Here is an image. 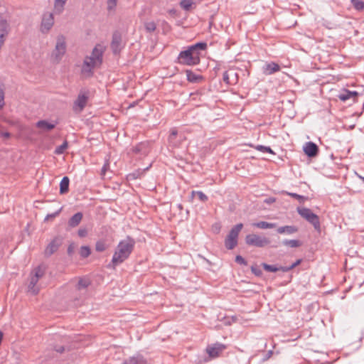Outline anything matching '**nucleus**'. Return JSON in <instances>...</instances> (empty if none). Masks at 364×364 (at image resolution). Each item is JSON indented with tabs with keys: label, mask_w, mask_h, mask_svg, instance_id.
Here are the masks:
<instances>
[{
	"label": "nucleus",
	"mask_w": 364,
	"mask_h": 364,
	"mask_svg": "<svg viewBox=\"0 0 364 364\" xmlns=\"http://www.w3.org/2000/svg\"><path fill=\"white\" fill-rule=\"evenodd\" d=\"M105 48L101 44H97L92 50L90 55H87L81 67V74L90 77L94 75V69L100 68L103 63V55Z\"/></svg>",
	"instance_id": "nucleus-1"
},
{
	"label": "nucleus",
	"mask_w": 364,
	"mask_h": 364,
	"mask_svg": "<svg viewBox=\"0 0 364 364\" xmlns=\"http://www.w3.org/2000/svg\"><path fill=\"white\" fill-rule=\"evenodd\" d=\"M135 240L130 236H127L118 243L113 254L109 267L114 268L127 260L134 250Z\"/></svg>",
	"instance_id": "nucleus-2"
},
{
	"label": "nucleus",
	"mask_w": 364,
	"mask_h": 364,
	"mask_svg": "<svg viewBox=\"0 0 364 364\" xmlns=\"http://www.w3.org/2000/svg\"><path fill=\"white\" fill-rule=\"evenodd\" d=\"M200 61V57L188 46L179 53L176 62L183 65L194 66L198 65Z\"/></svg>",
	"instance_id": "nucleus-3"
},
{
	"label": "nucleus",
	"mask_w": 364,
	"mask_h": 364,
	"mask_svg": "<svg viewBox=\"0 0 364 364\" xmlns=\"http://www.w3.org/2000/svg\"><path fill=\"white\" fill-rule=\"evenodd\" d=\"M242 227V223H238L229 232L225 240V246L228 250H232L237 245L238 235Z\"/></svg>",
	"instance_id": "nucleus-4"
},
{
	"label": "nucleus",
	"mask_w": 364,
	"mask_h": 364,
	"mask_svg": "<svg viewBox=\"0 0 364 364\" xmlns=\"http://www.w3.org/2000/svg\"><path fill=\"white\" fill-rule=\"evenodd\" d=\"M245 242L248 245L257 247H264L270 244V240L264 236L256 234H249L245 237Z\"/></svg>",
	"instance_id": "nucleus-5"
},
{
	"label": "nucleus",
	"mask_w": 364,
	"mask_h": 364,
	"mask_svg": "<svg viewBox=\"0 0 364 364\" xmlns=\"http://www.w3.org/2000/svg\"><path fill=\"white\" fill-rule=\"evenodd\" d=\"M185 140L186 136L183 133L178 132L177 129L175 127L170 129V133L168 137L169 146L172 148H178Z\"/></svg>",
	"instance_id": "nucleus-6"
},
{
	"label": "nucleus",
	"mask_w": 364,
	"mask_h": 364,
	"mask_svg": "<svg viewBox=\"0 0 364 364\" xmlns=\"http://www.w3.org/2000/svg\"><path fill=\"white\" fill-rule=\"evenodd\" d=\"M88 99H89L88 92L81 91L78 94L77 99L73 102V112L75 113H77V114L82 112L87 105Z\"/></svg>",
	"instance_id": "nucleus-7"
},
{
	"label": "nucleus",
	"mask_w": 364,
	"mask_h": 364,
	"mask_svg": "<svg viewBox=\"0 0 364 364\" xmlns=\"http://www.w3.org/2000/svg\"><path fill=\"white\" fill-rule=\"evenodd\" d=\"M66 51L65 38L63 36H58L56 40V44L53 55L57 60H60Z\"/></svg>",
	"instance_id": "nucleus-8"
},
{
	"label": "nucleus",
	"mask_w": 364,
	"mask_h": 364,
	"mask_svg": "<svg viewBox=\"0 0 364 364\" xmlns=\"http://www.w3.org/2000/svg\"><path fill=\"white\" fill-rule=\"evenodd\" d=\"M124 46L122 45V36L119 32L115 31L112 34V39L111 42V49L114 55L119 54L122 50Z\"/></svg>",
	"instance_id": "nucleus-9"
},
{
	"label": "nucleus",
	"mask_w": 364,
	"mask_h": 364,
	"mask_svg": "<svg viewBox=\"0 0 364 364\" xmlns=\"http://www.w3.org/2000/svg\"><path fill=\"white\" fill-rule=\"evenodd\" d=\"M54 24V17L52 13H46L43 16L41 31L42 33H48Z\"/></svg>",
	"instance_id": "nucleus-10"
},
{
	"label": "nucleus",
	"mask_w": 364,
	"mask_h": 364,
	"mask_svg": "<svg viewBox=\"0 0 364 364\" xmlns=\"http://www.w3.org/2000/svg\"><path fill=\"white\" fill-rule=\"evenodd\" d=\"M62 240V238H60V237H55V238H53L45 249V256L50 257L54 252H55L58 250L59 247L61 245Z\"/></svg>",
	"instance_id": "nucleus-11"
},
{
	"label": "nucleus",
	"mask_w": 364,
	"mask_h": 364,
	"mask_svg": "<svg viewBox=\"0 0 364 364\" xmlns=\"http://www.w3.org/2000/svg\"><path fill=\"white\" fill-rule=\"evenodd\" d=\"M226 346L224 344L216 343L206 348V352L211 358H215L219 356Z\"/></svg>",
	"instance_id": "nucleus-12"
},
{
	"label": "nucleus",
	"mask_w": 364,
	"mask_h": 364,
	"mask_svg": "<svg viewBox=\"0 0 364 364\" xmlns=\"http://www.w3.org/2000/svg\"><path fill=\"white\" fill-rule=\"evenodd\" d=\"M303 150L305 154L310 158L316 156L318 153V146L312 141L306 142L304 146Z\"/></svg>",
	"instance_id": "nucleus-13"
},
{
	"label": "nucleus",
	"mask_w": 364,
	"mask_h": 364,
	"mask_svg": "<svg viewBox=\"0 0 364 364\" xmlns=\"http://www.w3.org/2000/svg\"><path fill=\"white\" fill-rule=\"evenodd\" d=\"M123 364H149L148 360L144 355L137 353L132 356L125 359Z\"/></svg>",
	"instance_id": "nucleus-14"
},
{
	"label": "nucleus",
	"mask_w": 364,
	"mask_h": 364,
	"mask_svg": "<svg viewBox=\"0 0 364 364\" xmlns=\"http://www.w3.org/2000/svg\"><path fill=\"white\" fill-rule=\"evenodd\" d=\"M223 80L227 85H235L238 80L237 73L234 70L225 71L223 73Z\"/></svg>",
	"instance_id": "nucleus-15"
},
{
	"label": "nucleus",
	"mask_w": 364,
	"mask_h": 364,
	"mask_svg": "<svg viewBox=\"0 0 364 364\" xmlns=\"http://www.w3.org/2000/svg\"><path fill=\"white\" fill-rule=\"evenodd\" d=\"M358 96V92L357 91H350L346 89L343 90L338 95V97L340 100L343 102H346V100L353 98L355 99L356 97Z\"/></svg>",
	"instance_id": "nucleus-16"
},
{
	"label": "nucleus",
	"mask_w": 364,
	"mask_h": 364,
	"mask_svg": "<svg viewBox=\"0 0 364 364\" xmlns=\"http://www.w3.org/2000/svg\"><path fill=\"white\" fill-rule=\"evenodd\" d=\"M299 230L298 228L295 225H284L279 227L277 229V232L278 234H285V235H293L297 232Z\"/></svg>",
	"instance_id": "nucleus-17"
},
{
	"label": "nucleus",
	"mask_w": 364,
	"mask_h": 364,
	"mask_svg": "<svg viewBox=\"0 0 364 364\" xmlns=\"http://www.w3.org/2000/svg\"><path fill=\"white\" fill-rule=\"evenodd\" d=\"M279 70L280 66L277 63L274 62L267 63L263 67V73L267 75H272L274 73L278 72Z\"/></svg>",
	"instance_id": "nucleus-18"
},
{
	"label": "nucleus",
	"mask_w": 364,
	"mask_h": 364,
	"mask_svg": "<svg viewBox=\"0 0 364 364\" xmlns=\"http://www.w3.org/2000/svg\"><path fill=\"white\" fill-rule=\"evenodd\" d=\"M188 47L200 58L201 52L207 49L208 45L205 42H198Z\"/></svg>",
	"instance_id": "nucleus-19"
},
{
	"label": "nucleus",
	"mask_w": 364,
	"mask_h": 364,
	"mask_svg": "<svg viewBox=\"0 0 364 364\" xmlns=\"http://www.w3.org/2000/svg\"><path fill=\"white\" fill-rule=\"evenodd\" d=\"M83 215L81 212H77L74 214L68 220V225L70 228H73L77 227L81 222Z\"/></svg>",
	"instance_id": "nucleus-20"
},
{
	"label": "nucleus",
	"mask_w": 364,
	"mask_h": 364,
	"mask_svg": "<svg viewBox=\"0 0 364 364\" xmlns=\"http://www.w3.org/2000/svg\"><path fill=\"white\" fill-rule=\"evenodd\" d=\"M56 124H53L46 120H39L36 123V127L45 131H50L55 128Z\"/></svg>",
	"instance_id": "nucleus-21"
},
{
	"label": "nucleus",
	"mask_w": 364,
	"mask_h": 364,
	"mask_svg": "<svg viewBox=\"0 0 364 364\" xmlns=\"http://www.w3.org/2000/svg\"><path fill=\"white\" fill-rule=\"evenodd\" d=\"M70 179L68 176H64L60 183V193L65 194L69 191Z\"/></svg>",
	"instance_id": "nucleus-22"
},
{
	"label": "nucleus",
	"mask_w": 364,
	"mask_h": 364,
	"mask_svg": "<svg viewBox=\"0 0 364 364\" xmlns=\"http://www.w3.org/2000/svg\"><path fill=\"white\" fill-rule=\"evenodd\" d=\"M252 226L257 228L264 230V229H270V228H276L277 224L273 223H268L266 221H259V222L252 223Z\"/></svg>",
	"instance_id": "nucleus-23"
},
{
	"label": "nucleus",
	"mask_w": 364,
	"mask_h": 364,
	"mask_svg": "<svg viewBox=\"0 0 364 364\" xmlns=\"http://www.w3.org/2000/svg\"><path fill=\"white\" fill-rule=\"evenodd\" d=\"M307 221L314 226V228L316 230H317V231L321 230L320 220H319L318 216L316 214L313 213L310 216L309 219Z\"/></svg>",
	"instance_id": "nucleus-24"
},
{
	"label": "nucleus",
	"mask_w": 364,
	"mask_h": 364,
	"mask_svg": "<svg viewBox=\"0 0 364 364\" xmlns=\"http://www.w3.org/2000/svg\"><path fill=\"white\" fill-rule=\"evenodd\" d=\"M108 247L109 245L105 239H100L95 243V250L98 252H102L105 251Z\"/></svg>",
	"instance_id": "nucleus-25"
},
{
	"label": "nucleus",
	"mask_w": 364,
	"mask_h": 364,
	"mask_svg": "<svg viewBox=\"0 0 364 364\" xmlns=\"http://www.w3.org/2000/svg\"><path fill=\"white\" fill-rule=\"evenodd\" d=\"M298 213L306 220H308L310 216L314 213L309 208H296Z\"/></svg>",
	"instance_id": "nucleus-26"
},
{
	"label": "nucleus",
	"mask_w": 364,
	"mask_h": 364,
	"mask_svg": "<svg viewBox=\"0 0 364 364\" xmlns=\"http://www.w3.org/2000/svg\"><path fill=\"white\" fill-rule=\"evenodd\" d=\"M186 74L187 80L190 82H197L202 79L201 75H196V73L189 70H187L186 71Z\"/></svg>",
	"instance_id": "nucleus-27"
},
{
	"label": "nucleus",
	"mask_w": 364,
	"mask_h": 364,
	"mask_svg": "<svg viewBox=\"0 0 364 364\" xmlns=\"http://www.w3.org/2000/svg\"><path fill=\"white\" fill-rule=\"evenodd\" d=\"M67 0H55L54 2V12L55 14H60L64 9L65 4Z\"/></svg>",
	"instance_id": "nucleus-28"
},
{
	"label": "nucleus",
	"mask_w": 364,
	"mask_h": 364,
	"mask_svg": "<svg viewBox=\"0 0 364 364\" xmlns=\"http://www.w3.org/2000/svg\"><path fill=\"white\" fill-rule=\"evenodd\" d=\"M38 279L33 276L31 277L30 283L28 284V291H31L33 294H36L38 293V288L36 287V284L38 283Z\"/></svg>",
	"instance_id": "nucleus-29"
},
{
	"label": "nucleus",
	"mask_w": 364,
	"mask_h": 364,
	"mask_svg": "<svg viewBox=\"0 0 364 364\" xmlns=\"http://www.w3.org/2000/svg\"><path fill=\"white\" fill-rule=\"evenodd\" d=\"M282 244L285 246L296 248L301 245V241L299 240H287L285 239L282 241Z\"/></svg>",
	"instance_id": "nucleus-30"
},
{
	"label": "nucleus",
	"mask_w": 364,
	"mask_h": 364,
	"mask_svg": "<svg viewBox=\"0 0 364 364\" xmlns=\"http://www.w3.org/2000/svg\"><path fill=\"white\" fill-rule=\"evenodd\" d=\"M261 265L265 271L269 272H276L277 271H282L281 268L284 267V266L277 267L276 265L268 264L267 263H262Z\"/></svg>",
	"instance_id": "nucleus-31"
},
{
	"label": "nucleus",
	"mask_w": 364,
	"mask_h": 364,
	"mask_svg": "<svg viewBox=\"0 0 364 364\" xmlns=\"http://www.w3.org/2000/svg\"><path fill=\"white\" fill-rule=\"evenodd\" d=\"M284 194L289 196L299 201L300 203H304L305 200L308 199L307 197L297 194L296 193H291L288 191H284Z\"/></svg>",
	"instance_id": "nucleus-32"
},
{
	"label": "nucleus",
	"mask_w": 364,
	"mask_h": 364,
	"mask_svg": "<svg viewBox=\"0 0 364 364\" xmlns=\"http://www.w3.org/2000/svg\"><path fill=\"white\" fill-rule=\"evenodd\" d=\"M353 8L358 11L364 10V1L362 0H350Z\"/></svg>",
	"instance_id": "nucleus-33"
},
{
	"label": "nucleus",
	"mask_w": 364,
	"mask_h": 364,
	"mask_svg": "<svg viewBox=\"0 0 364 364\" xmlns=\"http://www.w3.org/2000/svg\"><path fill=\"white\" fill-rule=\"evenodd\" d=\"M90 284V282L87 279H80L77 284V289L82 290L86 289Z\"/></svg>",
	"instance_id": "nucleus-34"
},
{
	"label": "nucleus",
	"mask_w": 364,
	"mask_h": 364,
	"mask_svg": "<svg viewBox=\"0 0 364 364\" xmlns=\"http://www.w3.org/2000/svg\"><path fill=\"white\" fill-rule=\"evenodd\" d=\"M302 262V259H299L297 260H296V262H294V263H292L291 265L289 266H284V267H282V271L284 272H287L290 270H291L292 269H294V267H296V266H298L299 264H300Z\"/></svg>",
	"instance_id": "nucleus-35"
},
{
	"label": "nucleus",
	"mask_w": 364,
	"mask_h": 364,
	"mask_svg": "<svg viewBox=\"0 0 364 364\" xmlns=\"http://www.w3.org/2000/svg\"><path fill=\"white\" fill-rule=\"evenodd\" d=\"M68 143L67 141H65L61 145L57 146L55 150V154L60 155L63 154L64 151L68 148Z\"/></svg>",
	"instance_id": "nucleus-36"
},
{
	"label": "nucleus",
	"mask_w": 364,
	"mask_h": 364,
	"mask_svg": "<svg viewBox=\"0 0 364 364\" xmlns=\"http://www.w3.org/2000/svg\"><path fill=\"white\" fill-rule=\"evenodd\" d=\"M193 4V0H181L180 5L185 11H189Z\"/></svg>",
	"instance_id": "nucleus-37"
},
{
	"label": "nucleus",
	"mask_w": 364,
	"mask_h": 364,
	"mask_svg": "<svg viewBox=\"0 0 364 364\" xmlns=\"http://www.w3.org/2000/svg\"><path fill=\"white\" fill-rule=\"evenodd\" d=\"M91 253L90 248L88 246H82L80 250V255L82 258H87Z\"/></svg>",
	"instance_id": "nucleus-38"
},
{
	"label": "nucleus",
	"mask_w": 364,
	"mask_h": 364,
	"mask_svg": "<svg viewBox=\"0 0 364 364\" xmlns=\"http://www.w3.org/2000/svg\"><path fill=\"white\" fill-rule=\"evenodd\" d=\"M192 195H197L199 200L202 202H206L208 200V196L202 191H192Z\"/></svg>",
	"instance_id": "nucleus-39"
},
{
	"label": "nucleus",
	"mask_w": 364,
	"mask_h": 364,
	"mask_svg": "<svg viewBox=\"0 0 364 364\" xmlns=\"http://www.w3.org/2000/svg\"><path fill=\"white\" fill-rule=\"evenodd\" d=\"M144 26L146 31L149 33L154 31L156 28V23L154 21L145 23Z\"/></svg>",
	"instance_id": "nucleus-40"
},
{
	"label": "nucleus",
	"mask_w": 364,
	"mask_h": 364,
	"mask_svg": "<svg viewBox=\"0 0 364 364\" xmlns=\"http://www.w3.org/2000/svg\"><path fill=\"white\" fill-rule=\"evenodd\" d=\"M43 274L44 270L40 266H38L34 269V274H32L31 276L36 277L39 280V279L41 278L43 276Z\"/></svg>",
	"instance_id": "nucleus-41"
},
{
	"label": "nucleus",
	"mask_w": 364,
	"mask_h": 364,
	"mask_svg": "<svg viewBox=\"0 0 364 364\" xmlns=\"http://www.w3.org/2000/svg\"><path fill=\"white\" fill-rule=\"evenodd\" d=\"M256 149L262 152H267L272 154H275L273 150L269 146H265L263 145H258L256 146Z\"/></svg>",
	"instance_id": "nucleus-42"
},
{
	"label": "nucleus",
	"mask_w": 364,
	"mask_h": 364,
	"mask_svg": "<svg viewBox=\"0 0 364 364\" xmlns=\"http://www.w3.org/2000/svg\"><path fill=\"white\" fill-rule=\"evenodd\" d=\"M149 168V166L145 168L142 171L138 170L136 171L129 175V177L132 179H136L140 177L141 173H144L145 171L148 170Z\"/></svg>",
	"instance_id": "nucleus-43"
},
{
	"label": "nucleus",
	"mask_w": 364,
	"mask_h": 364,
	"mask_svg": "<svg viewBox=\"0 0 364 364\" xmlns=\"http://www.w3.org/2000/svg\"><path fill=\"white\" fill-rule=\"evenodd\" d=\"M251 272L257 277H261L262 275V271L257 265H252L251 267Z\"/></svg>",
	"instance_id": "nucleus-44"
},
{
	"label": "nucleus",
	"mask_w": 364,
	"mask_h": 364,
	"mask_svg": "<svg viewBox=\"0 0 364 364\" xmlns=\"http://www.w3.org/2000/svg\"><path fill=\"white\" fill-rule=\"evenodd\" d=\"M61 210H62V208H60L59 210H58L57 211L53 213H50V214H48L44 220L45 221H48L49 220H51V219H53L55 218V217H57L60 213L61 212Z\"/></svg>",
	"instance_id": "nucleus-45"
},
{
	"label": "nucleus",
	"mask_w": 364,
	"mask_h": 364,
	"mask_svg": "<svg viewBox=\"0 0 364 364\" xmlns=\"http://www.w3.org/2000/svg\"><path fill=\"white\" fill-rule=\"evenodd\" d=\"M117 0H107V9L109 11L114 10L117 6Z\"/></svg>",
	"instance_id": "nucleus-46"
},
{
	"label": "nucleus",
	"mask_w": 364,
	"mask_h": 364,
	"mask_svg": "<svg viewBox=\"0 0 364 364\" xmlns=\"http://www.w3.org/2000/svg\"><path fill=\"white\" fill-rule=\"evenodd\" d=\"M235 262L237 264L245 265V266H246L247 264V261L241 255H237L235 257Z\"/></svg>",
	"instance_id": "nucleus-47"
},
{
	"label": "nucleus",
	"mask_w": 364,
	"mask_h": 364,
	"mask_svg": "<svg viewBox=\"0 0 364 364\" xmlns=\"http://www.w3.org/2000/svg\"><path fill=\"white\" fill-rule=\"evenodd\" d=\"M77 235L80 237H85L87 235V230L86 228H80L77 231Z\"/></svg>",
	"instance_id": "nucleus-48"
},
{
	"label": "nucleus",
	"mask_w": 364,
	"mask_h": 364,
	"mask_svg": "<svg viewBox=\"0 0 364 364\" xmlns=\"http://www.w3.org/2000/svg\"><path fill=\"white\" fill-rule=\"evenodd\" d=\"M4 91L0 88V109L4 107Z\"/></svg>",
	"instance_id": "nucleus-49"
},
{
	"label": "nucleus",
	"mask_w": 364,
	"mask_h": 364,
	"mask_svg": "<svg viewBox=\"0 0 364 364\" xmlns=\"http://www.w3.org/2000/svg\"><path fill=\"white\" fill-rule=\"evenodd\" d=\"M53 349L59 353H63L65 350L63 346H54Z\"/></svg>",
	"instance_id": "nucleus-50"
},
{
	"label": "nucleus",
	"mask_w": 364,
	"mask_h": 364,
	"mask_svg": "<svg viewBox=\"0 0 364 364\" xmlns=\"http://www.w3.org/2000/svg\"><path fill=\"white\" fill-rule=\"evenodd\" d=\"M108 166H109L108 164H104V166H102V168L101 169V174L102 175H105V172L107 171V169Z\"/></svg>",
	"instance_id": "nucleus-51"
},
{
	"label": "nucleus",
	"mask_w": 364,
	"mask_h": 364,
	"mask_svg": "<svg viewBox=\"0 0 364 364\" xmlns=\"http://www.w3.org/2000/svg\"><path fill=\"white\" fill-rule=\"evenodd\" d=\"M0 135L4 138H9L11 136L10 133L8 132H1Z\"/></svg>",
	"instance_id": "nucleus-52"
},
{
	"label": "nucleus",
	"mask_w": 364,
	"mask_h": 364,
	"mask_svg": "<svg viewBox=\"0 0 364 364\" xmlns=\"http://www.w3.org/2000/svg\"><path fill=\"white\" fill-rule=\"evenodd\" d=\"M274 201H275V198H272V197L268 198L265 199V200H264V202L268 204H271V203H274Z\"/></svg>",
	"instance_id": "nucleus-53"
},
{
	"label": "nucleus",
	"mask_w": 364,
	"mask_h": 364,
	"mask_svg": "<svg viewBox=\"0 0 364 364\" xmlns=\"http://www.w3.org/2000/svg\"><path fill=\"white\" fill-rule=\"evenodd\" d=\"M272 350H269V351L267 353V354H266L265 357L263 358V360H268V359L272 356Z\"/></svg>",
	"instance_id": "nucleus-54"
},
{
	"label": "nucleus",
	"mask_w": 364,
	"mask_h": 364,
	"mask_svg": "<svg viewBox=\"0 0 364 364\" xmlns=\"http://www.w3.org/2000/svg\"><path fill=\"white\" fill-rule=\"evenodd\" d=\"M72 252H73V247H72V246H71V245H70V246L68 247V254H70H70L72 253Z\"/></svg>",
	"instance_id": "nucleus-55"
},
{
	"label": "nucleus",
	"mask_w": 364,
	"mask_h": 364,
	"mask_svg": "<svg viewBox=\"0 0 364 364\" xmlns=\"http://www.w3.org/2000/svg\"><path fill=\"white\" fill-rule=\"evenodd\" d=\"M235 77L234 75H230V78H231V79H235Z\"/></svg>",
	"instance_id": "nucleus-56"
},
{
	"label": "nucleus",
	"mask_w": 364,
	"mask_h": 364,
	"mask_svg": "<svg viewBox=\"0 0 364 364\" xmlns=\"http://www.w3.org/2000/svg\"><path fill=\"white\" fill-rule=\"evenodd\" d=\"M182 205L181 204L178 205V208H181Z\"/></svg>",
	"instance_id": "nucleus-57"
},
{
	"label": "nucleus",
	"mask_w": 364,
	"mask_h": 364,
	"mask_svg": "<svg viewBox=\"0 0 364 364\" xmlns=\"http://www.w3.org/2000/svg\"><path fill=\"white\" fill-rule=\"evenodd\" d=\"M363 180L364 181V178H363Z\"/></svg>",
	"instance_id": "nucleus-58"
},
{
	"label": "nucleus",
	"mask_w": 364,
	"mask_h": 364,
	"mask_svg": "<svg viewBox=\"0 0 364 364\" xmlns=\"http://www.w3.org/2000/svg\"><path fill=\"white\" fill-rule=\"evenodd\" d=\"M363 107H364V103H363Z\"/></svg>",
	"instance_id": "nucleus-59"
}]
</instances>
